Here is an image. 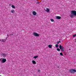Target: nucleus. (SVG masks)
<instances>
[{
	"label": "nucleus",
	"mask_w": 76,
	"mask_h": 76,
	"mask_svg": "<svg viewBox=\"0 0 76 76\" xmlns=\"http://www.w3.org/2000/svg\"><path fill=\"white\" fill-rule=\"evenodd\" d=\"M71 14L70 15V18H73L75 17V16H76V11L75 10H71Z\"/></svg>",
	"instance_id": "f257e3e1"
},
{
	"label": "nucleus",
	"mask_w": 76,
	"mask_h": 76,
	"mask_svg": "<svg viewBox=\"0 0 76 76\" xmlns=\"http://www.w3.org/2000/svg\"><path fill=\"white\" fill-rule=\"evenodd\" d=\"M59 48L60 49V50H61L62 52H65V51H64V48H63V46H62L61 45H60Z\"/></svg>",
	"instance_id": "f03ea898"
},
{
	"label": "nucleus",
	"mask_w": 76,
	"mask_h": 76,
	"mask_svg": "<svg viewBox=\"0 0 76 76\" xmlns=\"http://www.w3.org/2000/svg\"><path fill=\"white\" fill-rule=\"evenodd\" d=\"M69 72H70V73H72V74H74L75 72H76V71L75 69H70Z\"/></svg>",
	"instance_id": "7ed1b4c3"
},
{
	"label": "nucleus",
	"mask_w": 76,
	"mask_h": 76,
	"mask_svg": "<svg viewBox=\"0 0 76 76\" xmlns=\"http://www.w3.org/2000/svg\"><path fill=\"white\" fill-rule=\"evenodd\" d=\"M6 56H7V54L6 53H3L1 54V57H3L5 58Z\"/></svg>",
	"instance_id": "20e7f679"
},
{
	"label": "nucleus",
	"mask_w": 76,
	"mask_h": 76,
	"mask_svg": "<svg viewBox=\"0 0 76 76\" xmlns=\"http://www.w3.org/2000/svg\"><path fill=\"white\" fill-rule=\"evenodd\" d=\"M33 35H34V36L35 37H39V34L36 33H34L33 34Z\"/></svg>",
	"instance_id": "39448f33"
},
{
	"label": "nucleus",
	"mask_w": 76,
	"mask_h": 76,
	"mask_svg": "<svg viewBox=\"0 0 76 76\" xmlns=\"http://www.w3.org/2000/svg\"><path fill=\"white\" fill-rule=\"evenodd\" d=\"M0 41H1V42H5L6 41V39H0Z\"/></svg>",
	"instance_id": "423d86ee"
},
{
	"label": "nucleus",
	"mask_w": 76,
	"mask_h": 76,
	"mask_svg": "<svg viewBox=\"0 0 76 76\" xmlns=\"http://www.w3.org/2000/svg\"><path fill=\"white\" fill-rule=\"evenodd\" d=\"M6 61V59L4 58H3L2 60V63H5Z\"/></svg>",
	"instance_id": "0eeeda50"
},
{
	"label": "nucleus",
	"mask_w": 76,
	"mask_h": 76,
	"mask_svg": "<svg viewBox=\"0 0 76 76\" xmlns=\"http://www.w3.org/2000/svg\"><path fill=\"white\" fill-rule=\"evenodd\" d=\"M45 12H49L50 11V10L47 8H45Z\"/></svg>",
	"instance_id": "6e6552de"
},
{
	"label": "nucleus",
	"mask_w": 76,
	"mask_h": 76,
	"mask_svg": "<svg viewBox=\"0 0 76 76\" xmlns=\"http://www.w3.org/2000/svg\"><path fill=\"white\" fill-rule=\"evenodd\" d=\"M32 14L33 15H37V13L35 11L33 12Z\"/></svg>",
	"instance_id": "1a4fd4ad"
},
{
	"label": "nucleus",
	"mask_w": 76,
	"mask_h": 76,
	"mask_svg": "<svg viewBox=\"0 0 76 76\" xmlns=\"http://www.w3.org/2000/svg\"><path fill=\"white\" fill-rule=\"evenodd\" d=\"M56 19H61V17H60L59 16H57L56 17Z\"/></svg>",
	"instance_id": "9d476101"
},
{
	"label": "nucleus",
	"mask_w": 76,
	"mask_h": 76,
	"mask_svg": "<svg viewBox=\"0 0 76 76\" xmlns=\"http://www.w3.org/2000/svg\"><path fill=\"white\" fill-rule=\"evenodd\" d=\"M11 13H15V10H11Z\"/></svg>",
	"instance_id": "9b49d317"
},
{
	"label": "nucleus",
	"mask_w": 76,
	"mask_h": 76,
	"mask_svg": "<svg viewBox=\"0 0 76 76\" xmlns=\"http://www.w3.org/2000/svg\"><path fill=\"white\" fill-rule=\"evenodd\" d=\"M32 63H33L34 64H36V62H35L34 60H33L32 61Z\"/></svg>",
	"instance_id": "f8f14e48"
},
{
	"label": "nucleus",
	"mask_w": 76,
	"mask_h": 76,
	"mask_svg": "<svg viewBox=\"0 0 76 76\" xmlns=\"http://www.w3.org/2000/svg\"><path fill=\"white\" fill-rule=\"evenodd\" d=\"M48 47H49V48H52V45H49Z\"/></svg>",
	"instance_id": "ddd939ff"
},
{
	"label": "nucleus",
	"mask_w": 76,
	"mask_h": 76,
	"mask_svg": "<svg viewBox=\"0 0 76 76\" xmlns=\"http://www.w3.org/2000/svg\"><path fill=\"white\" fill-rule=\"evenodd\" d=\"M11 7L13 8V9H15V6L14 5H12Z\"/></svg>",
	"instance_id": "4468645a"
},
{
	"label": "nucleus",
	"mask_w": 76,
	"mask_h": 76,
	"mask_svg": "<svg viewBox=\"0 0 76 76\" xmlns=\"http://www.w3.org/2000/svg\"><path fill=\"white\" fill-rule=\"evenodd\" d=\"M38 56H34L33 58H35V59H36V58H38Z\"/></svg>",
	"instance_id": "2eb2a0df"
},
{
	"label": "nucleus",
	"mask_w": 76,
	"mask_h": 76,
	"mask_svg": "<svg viewBox=\"0 0 76 76\" xmlns=\"http://www.w3.org/2000/svg\"><path fill=\"white\" fill-rule=\"evenodd\" d=\"M55 47L56 48H58V45L57 44H56L55 45Z\"/></svg>",
	"instance_id": "dca6fc26"
},
{
	"label": "nucleus",
	"mask_w": 76,
	"mask_h": 76,
	"mask_svg": "<svg viewBox=\"0 0 76 76\" xmlns=\"http://www.w3.org/2000/svg\"><path fill=\"white\" fill-rule=\"evenodd\" d=\"M60 56H63V53H60Z\"/></svg>",
	"instance_id": "f3484780"
},
{
	"label": "nucleus",
	"mask_w": 76,
	"mask_h": 76,
	"mask_svg": "<svg viewBox=\"0 0 76 76\" xmlns=\"http://www.w3.org/2000/svg\"><path fill=\"white\" fill-rule=\"evenodd\" d=\"M50 20L51 22H54V20L53 19H50Z\"/></svg>",
	"instance_id": "a211bd4d"
},
{
	"label": "nucleus",
	"mask_w": 76,
	"mask_h": 76,
	"mask_svg": "<svg viewBox=\"0 0 76 76\" xmlns=\"http://www.w3.org/2000/svg\"><path fill=\"white\" fill-rule=\"evenodd\" d=\"M57 50L58 51H60V49L58 48H57Z\"/></svg>",
	"instance_id": "6ab92c4d"
},
{
	"label": "nucleus",
	"mask_w": 76,
	"mask_h": 76,
	"mask_svg": "<svg viewBox=\"0 0 76 76\" xmlns=\"http://www.w3.org/2000/svg\"><path fill=\"white\" fill-rule=\"evenodd\" d=\"M73 37H76V34H74V35H73L72 36Z\"/></svg>",
	"instance_id": "aec40b11"
},
{
	"label": "nucleus",
	"mask_w": 76,
	"mask_h": 76,
	"mask_svg": "<svg viewBox=\"0 0 76 76\" xmlns=\"http://www.w3.org/2000/svg\"><path fill=\"white\" fill-rule=\"evenodd\" d=\"M60 43H61V41H59L58 42V43H57V44H59V43H60Z\"/></svg>",
	"instance_id": "412c9836"
},
{
	"label": "nucleus",
	"mask_w": 76,
	"mask_h": 76,
	"mask_svg": "<svg viewBox=\"0 0 76 76\" xmlns=\"http://www.w3.org/2000/svg\"><path fill=\"white\" fill-rule=\"evenodd\" d=\"M38 72H40V70H39L38 69Z\"/></svg>",
	"instance_id": "4be33fe9"
},
{
	"label": "nucleus",
	"mask_w": 76,
	"mask_h": 76,
	"mask_svg": "<svg viewBox=\"0 0 76 76\" xmlns=\"http://www.w3.org/2000/svg\"><path fill=\"white\" fill-rule=\"evenodd\" d=\"M1 59H3L2 58H1L0 59V61H1Z\"/></svg>",
	"instance_id": "5701e85b"
},
{
	"label": "nucleus",
	"mask_w": 76,
	"mask_h": 76,
	"mask_svg": "<svg viewBox=\"0 0 76 76\" xmlns=\"http://www.w3.org/2000/svg\"><path fill=\"white\" fill-rule=\"evenodd\" d=\"M6 39H6V40L7 39V37H6Z\"/></svg>",
	"instance_id": "b1692460"
},
{
	"label": "nucleus",
	"mask_w": 76,
	"mask_h": 76,
	"mask_svg": "<svg viewBox=\"0 0 76 76\" xmlns=\"http://www.w3.org/2000/svg\"><path fill=\"white\" fill-rule=\"evenodd\" d=\"M39 2H37V4H39Z\"/></svg>",
	"instance_id": "393cba45"
},
{
	"label": "nucleus",
	"mask_w": 76,
	"mask_h": 76,
	"mask_svg": "<svg viewBox=\"0 0 76 76\" xmlns=\"http://www.w3.org/2000/svg\"><path fill=\"white\" fill-rule=\"evenodd\" d=\"M7 37H9V35H8V34L7 35Z\"/></svg>",
	"instance_id": "a878e982"
},
{
	"label": "nucleus",
	"mask_w": 76,
	"mask_h": 76,
	"mask_svg": "<svg viewBox=\"0 0 76 76\" xmlns=\"http://www.w3.org/2000/svg\"><path fill=\"white\" fill-rule=\"evenodd\" d=\"M11 35H13V34H11Z\"/></svg>",
	"instance_id": "bb28decb"
},
{
	"label": "nucleus",
	"mask_w": 76,
	"mask_h": 76,
	"mask_svg": "<svg viewBox=\"0 0 76 76\" xmlns=\"http://www.w3.org/2000/svg\"><path fill=\"white\" fill-rule=\"evenodd\" d=\"M7 38H9V37H7Z\"/></svg>",
	"instance_id": "cd10ccee"
},
{
	"label": "nucleus",
	"mask_w": 76,
	"mask_h": 76,
	"mask_svg": "<svg viewBox=\"0 0 76 76\" xmlns=\"http://www.w3.org/2000/svg\"><path fill=\"white\" fill-rule=\"evenodd\" d=\"M0 76H1V75H0Z\"/></svg>",
	"instance_id": "c85d7f7f"
}]
</instances>
